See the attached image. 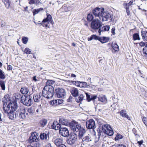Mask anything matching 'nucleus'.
Masks as SVG:
<instances>
[{
    "label": "nucleus",
    "mask_w": 147,
    "mask_h": 147,
    "mask_svg": "<svg viewBox=\"0 0 147 147\" xmlns=\"http://www.w3.org/2000/svg\"><path fill=\"white\" fill-rule=\"evenodd\" d=\"M18 108L17 104L16 102H10L7 107H3L4 112L8 114L10 119L14 120L18 117V115L15 111Z\"/></svg>",
    "instance_id": "nucleus-1"
},
{
    "label": "nucleus",
    "mask_w": 147,
    "mask_h": 147,
    "mask_svg": "<svg viewBox=\"0 0 147 147\" xmlns=\"http://www.w3.org/2000/svg\"><path fill=\"white\" fill-rule=\"evenodd\" d=\"M93 13L96 17L102 19V21H111L112 15L108 11H104L103 8H96L93 11Z\"/></svg>",
    "instance_id": "nucleus-2"
},
{
    "label": "nucleus",
    "mask_w": 147,
    "mask_h": 147,
    "mask_svg": "<svg viewBox=\"0 0 147 147\" xmlns=\"http://www.w3.org/2000/svg\"><path fill=\"white\" fill-rule=\"evenodd\" d=\"M54 88L53 87L45 86L43 89L42 94L45 97L47 98H52L53 95Z\"/></svg>",
    "instance_id": "nucleus-3"
},
{
    "label": "nucleus",
    "mask_w": 147,
    "mask_h": 147,
    "mask_svg": "<svg viewBox=\"0 0 147 147\" xmlns=\"http://www.w3.org/2000/svg\"><path fill=\"white\" fill-rule=\"evenodd\" d=\"M102 129L104 133H105L109 136H111L113 134V130L109 125H103L102 126Z\"/></svg>",
    "instance_id": "nucleus-4"
},
{
    "label": "nucleus",
    "mask_w": 147,
    "mask_h": 147,
    "mask_svg": "<svg viewBox=\"0 0 147 147\" xmlns=\"http://www.w3.org/2000/svg\"><path fill=\"white\" fill-rule=\"evenodd\" d=\"M55 94L58 98H63L66 95L65 90L62 88H58L55 90Z\"/></svg>",
    "instance_id": "nucleus-5"
},
{
    "label": "nucleus",
    "mask_w": 147,
    "mask_h": 147,
    "mask_svg": "<svg viewBox=\"0 0 147 147\" xmlns=\"http://www.w3.org/2000/svg\"><path fill=\"white\" fill-rule=\"evenodd\" d=\"M21 102L24 105L27 106H30L31 105L32 100L31 99V97L30 96H24V99H23Z\"/></svg>",
    "instance_id": "nucleus-6"
},
{
    "label": "nucleus",
    "mask_w": 147,
    "mask_h": 147,
    "mask_svg": "<svg viewBox=\"0 0 147 147\" xmlns=\"http://www.w3.org/2000/svg\"><path fill=\"white\" fill-rule=\"evenodd\" d=\"M77 135L75 133H72L70 134L69 138L67 140V143L70 145L74 144L77 138Z\"/></svg>",
    "instance_id": "nucleus-7"
},
{
    "label": "nucleus",
    "mask_w": 147,
    "mask_h": 147,
    "mask_svg": "<svg viewBox=\"0 0 147 147\" xmlns=\"http://www.w3.org/2000/svg\"><path fill=\"white\" fill-rule=\"evenodd\" d=\"M18 117L20 119H24L29 118V115L26 110L23 108L21 110Z\"/></svg>",
    "instance_id": "nucleus-8"
},
{
    "label": "nucleus",
    "mask_w": 147,
    "mask_h": 147,
    "mask_svg": "<svg viewBox=\"0 0 147 147\" xmlns=\"http://www.w3.org/2000/svg\"><path fill=\"white\" fill-rule=\"evenodd\" d=\"M101 23L98 20H95L91 23V27L94 29H98L100 27Z\"/></svg>",
    "instance_id": "nucleus-9"
},
{
    "label": "nucleus",
    "mask_w": 147,
    "mask_h": 147,
    "mask_svg": "<svg viewBox=\"0 0 147 147\" xmlns=\"http://www.w3.org/2000/svg\"><path fill=\"white\" fill-rule=\"evenodd\" d=\"M82 127L81 125L78 124L77 123H74V124L72 123L71 125V129L74 132H78Z\"/></svg>",
    "instance_id": "nucleus-10"
},
{
    "label": "nucleus",
    "mask_w": 147,
    "mask_h": 147,
    "mask_svg": "<svg viewBox=\"0 0 147 147\" xmlns=\"http://www.w3.org/2000/svg\"><path fill=\"white\" fill-rule=\"evenodd\" d=\"M86 125L88 129H94L96 127L94 121L93 119H90L87 121Z\"/></svg>",
    "instance_id": "nucleus-11"
},
{
    "label": "nucleus",
    "mask_w": 147,
    "mask_h": 147,
    "mask_svg": "<svg viewBox=\"0 0 147 147\" xmlns=\"http://www.w3.org/2000/svg\"><path fill=\"white\" fill-rule=\"evenodd\" d=\"M59 133L62 136L67 137L69 136V131L66 128L61 127L59 129Z\"/></svg>",
    "instance_id": "nucleus-12"
},
{
    "label": "nucleus",
    "mask_w": 147,
    "mask_h": 147,
    "mask_svg": "<svg viewBox=\"0 0 147 147\" xmlns=\"http://www.w3.org/2000/svg\"><path fill=\"white\" fill-rule=\"evenodd\" d=\"M49 131H46L44 133H41L40 136V138L45 141H47L49 139Z\"/></svg>",
    "instance_id": "nucleus-13"
},
{
    "label": "nucleus",
    "mask_w": 147,
    "mask_h": 147,
    "mask_svg": "<svg viewBox=\"0 0 147 147\" xmlns=\"http://www.w3.org/2000/svg\"><path fill=\"white\" fill-rule=\"evenodd\" d=\"M38 136L36 134H32L29 138V141L30 143H32L34 142H37L38 141Z\"/></svg>",
    "instance_id": "nucleus-14"
},
{
    "label": "nucleus",
    "mask_w": 147,
    "mask_h": 147,
    "mask_svg": "<svg viewBox=\"0 0 147 147\" xmlns=\"http://www.w3.org/2000/svg\"><path fill=\"white\" fill-rule=\"evenodd\" d=\"M41 93L34 94L33 96L34 101L36 102H39L41 100Z\"/></svg>",
    "instance_id": "nucleus-15"
},
{
    "label": "nucleus",
    "mask_w": 147,
    "mask_h": 147,
    "mask_svg": "<svg viewBox=\"0 0 147 147\" xmlns=\"http://www.w3.org/2000/svg\"><path fill=\"white\" fill-rule=\"evenodd\" d=\"M51 127L52 129L55 130L60 129L61 128V125L58 123L57 121H54L51 125Z\"/></svg>",
    "instance_id": "nucleus-16"
},
{
    "label": "nucleus",
    "mask_w": 147,
    "mask_h": 147,
    "mask_svg": "<svg viewBox=\"0 0 147 147\" xmlns=\"http://www.w3.org/2000/svg\"><path fill=\"white\" fill-rule=\"evenodd\" d=\"M70 92L71 95L74 97H76L78 96L79 93L78 89L74 87L71 88Z\"/></svg>",
    "instance_id": "nucleus-17"
},
{
    "label": "nucleus",
    "mask_w": 147,
    "mask_h": 147,
    "mask_svg": "<svg viewBox=\"0 0 147 147\" xmlns=\"http://www.w3.org/2000/svg\"><path fill=\"white\" fill-rule=\"evenodd\" d=\"M98 100L102 102L106 103L107 102V98L106 96L103 94H101L99 95L98 97Z\"/></svg>",
    "instance_id": "nucleus-18"
},
{
    "label": "nucleus",
    "mask_w": 147,
    "mask_h": 147,
    "mask_svg": "<svg viewBox=\"0 0 147 147\" xmlns=\"http://www.w3.org/2000/svg\"><path fill=\"white\" fill-rule=\"evenodd\" d=\"M9 95L8 94H6L4 96V98L2 99V101L3 103V107H7L6 105L7 103V101L9 102V99L8 96Z\"/></svg>",
    "instance_id": "nucleus-19"
},
{
    "label": "nucleus",
    "mask_w": 147,
    "mask_h": 147,
    "mask_svg": "<svg viewBox=\"0 0 147 147\" xmlns=\"http://www.w3.org/2000/svg\"><path fill=\"white\" fill-rule=\"evenodd\" d=\"M54 144L57 146H59L62 144H63V141L62 139L57 138L54 140Z\"/></svg>",
    "instance_id": "nucleus-20"
},
{
    "label": "nucleus",
    "mask_w": 147,
    "mask_h": 147,
    "mask_svg": "<svg viewBox=\"0 0 147 147\" xmlns=\"http://www.w3.org/2000/svg\"><path fill=\"white\" fill-rule=\"evenodd\" d=\"M83 144H85L87 142L91 141V138L89 136H87L82 138Z\"/></svg>",
    "instance_id": "nucleus-21"
},
{
    "label": "nucleus",
    "mask_w": 147,
    "mask_h": 147,
    "mask_svg": "<svg viewBox=\"0 0 147 147\" xmlns=\"http://www.w3.org/2000/svg\"><path fill=\"white\" fill-rule=\"evenodd\" d=\"M110 29V27L109 26H103L102 28H99L98 32L99 33V35H101V33L103 31H108Z\"/></svg>",
    "instance_id": "nucleus-22"
},
{
    "label": "nucleus",
    "mask_w": 147,
    "mask_h": 147,
    "mask_svg": "<svg viewBox=\"0 0 147 147\" xmlns=\"http://www.w3.org/2000/svg\"><path fill=\"white\" fill-rule=\"evenodd\" d=\"M109 40V38L108 37H99V41L101 42L102 43H104L108 42Z\"/></svg>",
    "instance_id": "nucleus-23"
},
{
    "label": "nucleus",
    "mask_w": 147,
    "mask_h": 147,
    "mask_svg": "<svg viewBox=\"0 0 147 147\" xmlns=\"http://www.w3.org/2000/svg\"><path fill=\"white\" fill-rule=\"evenodd\" d=\"M85 133V129L83 127L81 128V129L78 132L79 137L80 138H82Z\"/></svg>",
    "instance_id": "nucleus-24"
},
{
    "label": "nucleus",
    "mask_w": 147,
    "mask_h": 147,
    "mask_svg": "<svg viewBox=\"0 0 147 147\" xmlns=\"http://www.w3.org/2000/svg\"><path fill=\"white\" fill-rule=\"evenodd\" d=\"M47 18L46 19L43 20V22H49L52 23V17L51 15L48 13H47Z\"/></svg>",
    "instance_id": "nucleus-25"
},
{
    "label": "nucleus",
    "mask_w": 147,
    "mask_h": 147,
    "mask_svg": "<svg viewBox=\"0 0 147 147\" xmlns=\"http://www.w3.org/2000/svg\"><path fill=\"white\" fill-rule=\"evenodd\" d=\"M141 34L142 37V39L144 40L147 41V31L141 30Z\"/></svg>",
    "instance_id": "nucleus-26"
},
{
    "label": "nucleus",
    "mask_w": 147,
    "mask_h": 147,
    "mask_svg": "<svg viewBox=\"0 0 147 147\" xmlns=\"http://www.w3.org/2000/svg\"><path fill=\"white\" fill-rule=\"evenodd\" d=\"M29 90L28 88L25 87L22 88L20 89V92L24 94H26L29 92Z\"/></svg>",
    "instance_id": "nucleus-27"
},
{
    "label": "nucleus",
    "mask_w": 147,
    "mask_h": 147,
    "mask_svg": "<svg viewBox=\"0 0 147 147\" xmlns=\"http://www.w3.org/2000/svg\"><path fill=\"white\" fill-rule=\"evenodd\" d=\"M55 83V82L52 80H48L46 83V85L45 86L53 87L52 85H53Z\"/></svg>",
    "instance_id": "nucleus-28"
},
{
    "label": "nucleus",
    "mask_w": 147,
    "mask_h": 147,
    "mask_svg": "<svg viewBox=\"0 0 147 147\" xmlns=\"http://www.w3.org/2000/svg\"><path fill=\"white\" fill-rule=\"evenodd\" d=\"M2 1L4 3L7 9H9V8L11 2L9 0H2Z\"/></svg>",
    "instance_id": "nucleus-29"
},
{
    "label": "nucleus",
    "mask_w": 147,
    "mask_h": 147,
    "mask_svg": "<svg viewBox=\"0 0 147 147\" xmlns=\"http://www.w3.org/2000/svg\"><path fill=\"white\" fill-rule=\"evenodd\" d=\"M99 37H98L95 35H92L90 37L88 38V41L91 40L93 39H94L96 40H99Z\"/></svg>",
    "instance_id": "nucleus-30"
},
{
    "label": "nucleus",
    "mask_w": 147,
    "mask_h": 147,
    "mask_svg": "<svg viewBox=\"0 0 147 147\" xmlns=\"http://www.w3.org/2000/svg\"><path fill=\"white\" fill-rule=\"evenodd\" d=\"M84 96L83 94H81L78 97V98H76V100L78 103L81 102L84 99Z\"/></svg>",
    "instance_id": "nucleus-31"
},
{
    "label": "nucleus",
    "mask_w": 147,
    "mask_h": 147,
    "mask_svg": "<svg viewBox=\"0 0 147 147\" xmlns=\"http://www.w3.org/2000/svg\"><path fill=\"white\" fill-rule=\"evenodd\" d=\"M24 95H22L19 93H16L15 95V98L17 99H19L21 98V101L23 100V99H24Z\"/></svg>",
    "instance_id": "nucleus-32"
},
{
    "label": "nucleus",
    "mask_w": 147,
    "mask_h": 147,
    "mask_svg": "<svg viewBox=\"0 0 147 147\" xmlns=\"http://www.w3.org/2000/svg\"><path fill=\"white\" fill-rule=\"evenodd\" d=\"M112 47L115 51H118L119 50V46L116 43H112Z\"/></svg>",
    "instance_id": "nucleus-33"
},
{
    "label": "nucleus",
    "mask_w": 147,
    "mask_h": 147,
    "mask_svg": "<svg viewBox=\"0 0 147 147\" xmlns=\"http://www.w3.org/2000/svg\"><path fill=\"white\" fill-rule=\"evenodd\" d=\"M133 39L134 40H140V38L138 33H135L133 35Z\"/></svg>",
    "instance_id": "nucleus-34"
},
{
    "label": "nucleus",
    "mask_w": 147,
    "mask_h": 147,
    "mask_svg": "<svg viewBox=\"0 0 147 147\" xmlns=\"http://www.w3.org/2000/svg\"><path fill=\"white\" fill-rule=\"evenodd\" d=\"M59 121L63 125H66L68 124V122L67 119H60Z\"/></svg>",
    "instance_id": "nucleus-35"
},
{
    "label": "nucleus",
    "mask_w": 147,
    "mask_h": 147,
    "mask_svg": "<svg viewBox=\"0 0 147 147\" xmlns=\"http://www.w3.org/2000/svg\"><path fill=\"white\" fill-rule=\"evenodd\" d=\"M5 78L4 72L0 69V79L4 80Z\"/></svg>",
    "instance_id": "nucleus-36"
},
{
    "label": "nucleus",
    "mask_w": 147,
    "mask_h": 147,
    "mask_svg": "<svg viewBox=\"0 0 147 147\" xmlns=\"http://www.w3.org/2000/svg\"><path fill=\"white\" fill-rule=\"evenodd\" d=\"M47 120L45 119H42L40 121V125L42 127L44 126L47 123Z\"/></svg>",
    "instance_id": "nucleus-37"
},
{
    "label": "nucleus",
    "mask_w": 147,
    "mask_h": 147,
    "mask_svg": "<svg viewBox=\"0 0 147 147\" xmlns=\"http://www.w3.org/2000/svg\"><path fill=\"white\" fill-rule=\"evenodd\" d=\"M94 18L93 14L92 13H90L88 14L87 16V19L88 21H91Z\"/></svg>",
    "instance_id": "nucleus-38"
},
{
    "label": "nucleus",
    "mask_w": 147,
    "mask_h": 147,
    "mask_svg": "<svg viewBox=\"0 0 147 147\" xmlns=\"http://www.w3.org/2000/svg\"><path fill=\"white\" fill-rule=\"evenodd\" d=\"M143 52L144 56L147 58V45L144 48L143 50Z\"/></svg>",
    "instance_id": "nucleus-39"
},
{
    "label": "nucleus",
    "mask_w": 147,
    "mask_h": 147,
    "mask_svg": "<svg viewBox=\"0 0 147 147\" xmlns=\"http://www.w3.org/2000/svg\"><path fill=\"white\" fill-rule=\"evenodd\" d=\"M0 85L2 89L3 90H5V85L4 82L2 80L0 81Z\"/></svg>",
    "instance_id": "nucleus-40"
},
{
    "label": "nucleus",
    "mask_w": 147,
    "mask_h": 147,
    "mask_svg": "<svg viewBox=\"0 0 147 147\" xmlns=\"http://www.w3.org/2000/svg\"><path fill=\"white\" fill-rule=\"evenodd\" d=\"M80 87H87L89 86V85L85 82H81Z\"/></svg>",
    "instance_id": "nucleus-41"
},
{
    "label": "nucleus",
    "mask_w": 147,
    "mask_h": 147,
    "mask_svg": "<svg viewBox=\"0 0 147 147\" xmlns=\"http://www.w3.org/2000/svg\"><path fill=\"white\" fill-rule=\"evenodd\" d=\"M120 113L121 115L123 117H125L126 116V111L125 110H122L120 112Z\"/></svg>",
    "instance_id": "nucleus-42"
},
{
    "label": "nucleus",
    "mask_w": 147,
    "mask_h": 147,
    "mask_svg": "<svg viewBox=\"0 0 147 147\" xmlns=\"http://www.w3.org/2000/svg\"><path fill=\"white\" fill-rule=\"evenodd\" d=\"M61 9L63 10L65 12H67L68 11H69L70 9V7H67L66 6H64L63 7L61 8Z\"/></svg>",
    "instance_id": "nucleus-43"
},
{
    "label": "nucleus",
    "mask_w": 147,
    "mask_h": 147,
    "mask_svg": "<svg viewBox=\"0 0 147 147\" xmlns=\"http://www.w3.org/2000/svg\"><path fill=\"white\" fill-rule=\"evenodd\" d=\"M133 2L134 1L133 0H132L130 1L128 3H125L123 4V5L124 7H129V6L132 4Z\"/></svg>",
    "instance_id": "nucleus-44"
},
{
    "label": "nucleus",
    "mask_w": 147,
    "mask_h": 147,
    "mask_svg": "<svg viewBox=\"0 0 147 147\" xmlns=\"http://www.w3.org/2000/svg\"><path fill=\"white\" fill-rule=\"evenodd\" d=\"M123 138L122 136L119 134H117L116 137L115 138V141L118 140L119 139H121Z\"/></svg>",
    "instance_id": "nucleus-45"
},
{
    "label": "nucleus",
    "mask_w": 147,
    "mask_h": 147,
    "mask_svg": "<svg viewBox=\"0 0 147 147\" xmlns=\"http://www.w3.org/2000/svg\"><path fill=\"white\" fill-rule=\"evenodd\" d=\"M72 83L74 84L76 86L78 87H80V83L81 82L79 81H73L72 82Z\"/></svg>",
    "instance_id": "nucleus-46"
},
{
    "label": "nucleus",
    "mask_w": 147,
    "mask_h": 147,
    "mask_svg": "<svg viewBox=\"0 0 147 147\" xmlns=\"http://www.w3.org/2000/svg\"><path fill=\"white\" fill-rule=\"evenodd\" d=\"M22 40L23 43L26 44L28 41V38L27 37L24 36L22 37Z\"/></svg>",
    "instance_id": "nucleus-47"
},
{
    "label": "nucleus",
    "mask_w": 147,
    "mask_h": 147,
    "mask_svg": "<svg viewBox=\"0 0 147 147\" xmlns=\"http://www.w3.org/2000/svg\"><path fill=\"white\" fill-rule=\"evenodd\" d=\"M41 105L38 106L36 110V112L38 114H40L41 113Z\"/></svg>",
    "instance_id": "nucleus-48"
},
{
    "label": "nucleus",
    "mask_w": 147,
    "mask_h": 147,
    "mask_svg": "<svg viewBox=\"0 0 147 147\" xmlns=\"http://www.w3.org/2000/svg\"><path fill=\"white\" fill-rule=\"evenodd\" d=\"M57 100H54L51 101L50 102V103L51 105L54 106H57Z\"/></svg>",
    "instance_id": "nucleus-49"
},
{
    "label": "nucleus",
    "mask_w": 147,
    "mask_h": 147,
    "mask_svg": "<svg viewBox=\"0 0 147 147\" xmlns=\"http://www.w3.org/2000/svg\"><path fill=\"white\" fill-rule=\"evenodd\" d=\"M24 52L26 54H29L31 53L30 50L28 48H26L24 50Z\"/></svg>",
    "instance_id": "nucleus-50"
},
{
    "label": "nucleus",
    "mask_w": 147,
    "mask_h": 147,
    "mask_svg": "<svg viewBox=\"0 0 147 147\" xmlns=\"http://www.w3.org/2000/svg\"><path fill=\"white\" fill-rule=\"evenodd\" d=\"M39 12V10L38 9H34L33 10L32 13L34 16L38 14Z\"/></svg>",
    "instance_id": "nucleus-51"
},
{
    "label": "nucleus",
    "mask_w": 147,
    "mask_h": 147,
    "mask_svg": "<svg viewBox=\"0 0 147 147\" xmlns=\"http://www.w3.org/2000/svg\"><path fill=\"white\" fill-rule=\"evenodd\" d=\"M142 121L145 125L147 126V118L145 117H144L142 118Z\"/></svg>",
    "instance_id": "nucleus-52"
},
{
    "label": "nucleus",
    "mask_w": 147,
    "mask_h": 147,
    "mask_svg": "<svg viewBox=\"0 0 147 147\" xmlns=\"http://www.w3.org/2000/svg\"><path fill=\"white\" fill-rule=\"evenodd\" d=\"M87 99L88 101H90L91 100V97H90V95H89L87 93H85Z\"/></svg>",
    "instance_id": "nucleus-53"
},
{
    "label": "nucleus",
    "mask_w": 147,
    "mask_h": 147,
    "mask_svg": "<svg viewBox=\"0 0 147 147\" xmlns=\"http://www.w3.org/2000/svg\"><path fill=\"white\" fill-rule=\"evenodd\" d=\"M139 44L140 46L141 47H144V46H146L147 45V42H140Z\"/></svg>",
    "instance_id": "nucleus-54"
},
{
    "label": "nucleus",
    "mask_w": 147,
    "mask_h": 147,
    "mask_svg": "<svg viewBox=\"0 0 147 147\" xmlns=\"http://www.w3.org/2000/svg\"><path fill=\"white\" fill-rule=\"evenodd\" d=\"M47 22H43L42 21V22L40 23V24L43 27L45 26L46 27H47L48 26V24H49V23L48 22V23H45Z\"/></svg>",
    "instance_id": "nucleus-55"
},
{
    "label": "nucleus",
    "mask_w": 147,
    "mask_h": 147,
    "mask_svg": "<svg viewBox=\"0 0 147 147\" xmlns=\"http://www.w3.org/2000/svg\"><path fill=\"white\" fill-rule=\"evenodd\" d=\"M27 111L29 115H30V114L32 115L33 113V110L31 108L29 109L28 111Z\"/></svg>",
    "instance_id": "nucleus-56"
},
{
    "label": "nucleus",
    "mask_w": 147,
    "mask_h": 147,
    "mask_svg": "<svg viewBox=\"0 0 147 147\" xmlns=\"http://www.w3.org/2000/svg\"><path fill=\"white\" fill-rule=\"evenodd\" d=\"M126 9V13L127 16H129L130 15V11L129 10V7H124Z\"/></svg>",
    "instance_id": "nucleus-57"
},
{
    "label": "nucleus",
    "mask_w": 147,
    "mask_h": 147,
    "mask_svg": "<svg viewBox=\"0 0 147 147\" xmlns=\"http://www.w3.org/2000/svg\"><path fill=\"white\" fill-rule=\"evenodd\" d=\"M87 81L89 83L88 84L89 85H92L93 82L91 81V79L90 78H88L87 80Z\"/></svg>",
    "instance_id": "nucleus-58"
},
{
    "label": "nucleus",
    "mask_w": 147,
    "mask_h": 147,
    "mask_svg": "<svg viewBox=\"0 0 147 147\" xmlns=\"http://www.w3.org/2000/svg\"><path fill=\"white\" fill-rule=\"evenodd\" d=\"M40 145L39 142H36L34 144V147H40Z\"/></svg>",
    "instance_id": "nucleus-59"
},
{
    "label": "nucleus",
    "mask_w": 147,
    "mask_h": 147,
    "mask_svg": "<svg viewBox=\"0 0 147 147\" xmlns=\"http://www.w3.org/2000/svg\"><path fill=\"white\" fill-rule=\"evenodd\" d=\"M35 0H29L28 3L30 5H32L35 4Z\"/></svg>",
    "instance_id": "nucleus-60"
},
{
    "label": "nucleus",
    "mask_w": 147,
    "mask_h": 147,
    "mask_svg": "<svg viewBox=\"0 0 147 147\" xmlns=\"http://www.w3.org/2000/svg\"><path fill=\"white\" fill-rule=\"evenodd\" d=\"M97 97V95H92L91 96V100H94L96 99Z\"/></svg>",
    "instance_id": "nucleus-61"
},
{
    "label": "nucleus",
    "mask_w": 147,
    "mask_h": 147,
    "mask_svg": "<svg viewBox=\"0 0 147 147\" xmlns=\"http://www.w3.org/2000/svg\"><path fill=\"white\" fill-rule=\"evenodd\" d=\"M103 132L100 130L98 132V137L99 138L100 136L102 134Z\"/></svg>",
    "instance_id": "nucleus-62"
},
{
    "label": "nucleus",
    "mask_w": 147,
    "mask_h": 147,
    "mask_svg": "<svg viewBox=\"0 0 147 147\" xmlns=\"http://www.w3.org/2000/svg\"><path fill=\"white\" fill-rule=\"evenodd\" d=\"M1 25L2 27H3L5 26V23L4 21H1Z\"/></svg>",
    "instance_id": "nucleus-63"
},
{
    "label": "nucleus",
    "mask_w": 147,
    "mask_h": 147,
    "mask_svg": "<svg viewBox=\"0 0 147 147\" xmlns=\"http://www.w3.org/2000/svg\"><path fill=\"white\" fill-rule=\"evenodd\" d=\"M7 69L8 70H10L12 69V67L11 65H7Z\"/></svg>",
    "instance_id": "nucleus-64"
}]
</instances>
